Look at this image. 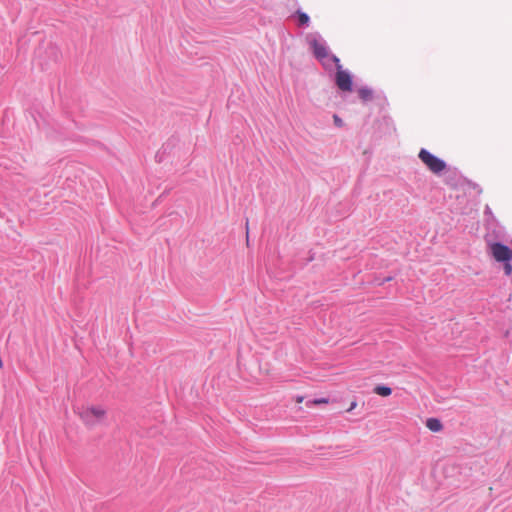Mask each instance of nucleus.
Returning a JSON list of instances; mask_svg holds the SVG:
<instances>
[{
    "label": "nucleus",
    "instance_id": "f257e3e1",
    "mask_svg": "<svg viewBox=\"0 0 512 512\" xmlns=\"http://www.w3.org/2000/svg\"><path fill=\"white\" fill-rule=\"evenodd\" d=\"M78 415L83 423L88 427H94L105 418L106 411L100 406H86L78 410Z\"/></svg>",
    "mask_w": 512,
    "mask_h": 512
},
{
    "label": "nucleus",
    "instance_id": "f03ea898",
    "mask_svg": "<svg viewBox=\"0 0 512 512\" xmlns=\"http://www.w3.org/2000/svg\"><path fill=\"white\" fill-rule=\"evenodd\" d=\"M420 160L427 166V168L433 173H440L445 170L446 164L443 160L437 158L425 149H421L419 152Z\"/></svg>",
    "mask_w": 512,
    "mask_h": 512
},
{
    "label": "nucleus",
    "instance_id": "7ed1b4c3",
    "mask_svg": "<svg viewBox=\"0 0 512 512\" xmlns=\"http://www.w3.org/2000/svg\"><path fill=\"white\" fill-rule=\"evenodd\" d=\"M490 253L497 262H507L511 260L512 249L508 246L495 242L489 245Z\"/></svg>",
    "mask_w": 512,
    "mask_h": 512
},
{
    "label": "nucleus",
    "instance_id": "20e7f679",
    "mask_svg": "<svg viewBox=\"0 0 512 512\" xmlns=\"http://www.w3.org/2000/svg\"><path fill=\"white\" fill-rule=\"evenodd\" d=\"M426 427L432 432H439L442 430L443 425L437 418H429L426 421Z\"/></svg>",
    "mask_w": 512,
    "mask_h": 512
},
{
    "label": "nucleus",
    "instance_id": "39448f33",
    "mask_svg": "<svg viewBox=\"0 0 512 512\" xmlns=\"http://www.w3.org/2000/svg\"><path fill=\"white\" fill-rule=\"evenodd\" d=\"M374 393H376L377 395H380L382 397H387V396L391 395L392 390L390 387L378 385L374 388Z\"/></svg>",
    "mask_w": 512,
    "mask_h": 512
},
{
    "label": "nucleus",
    "instance_id": "423d86ee",
    "mask_svg": "<svg viewBox=\"0 0 512 512\" xmlns=\"http://www.w3.org/2000/svg\"><path fill=\"white\" fill-rule=\"evenodd\" d=\"M504 272L506 275H511L512 274V265L509 263V261L507 262H504Z\"/></svg>",
    "mask_w": 512,
    "mask_h": 512
},
{
    "label": "nucleus",
    "instance_id": "0eeeda50",
    "mask_svg": "<svg viewBox=\"0 0 512 512\" xmlns=\"http://www.w3.org/2000/svg\"><path fill=\"white\" fill-rule=\"evenodd\" d=\"M329 403V400L327 398H320V399H315L313 401V404L314 405H319V404H327Z\"/></svg>",
    "mask_w": 512,
    "mask_h": 512
},
{
    "label": "nucleus",
    "instance_id": "6e6552de",
    "mask_svg": "<svg viewBox=\"0 0 512 512\" xmlns=\"http://www.w3.org/2000/svg\"><path fill=\"white\" fill-rule=\"evenodd\" d=\"M296 403L300 404L304 401V396H297L295 399Z\"/></svg>",
    "mask_w": 512,
    "mask_h": 512
},
{
    "label": "nucleus",
    "instance_id": "1a4fd4ad",
    "mask_svg": "<svg viewBox=\"0 0 512 512\" xmlns=\"http://www.w3.org/2000/svg\"><path fill=\"white\" fill-rule=\"evenodd\" d=\"M357 403L356 402H352L348 411H352L355 407H356Z\"/></svg>",
    "mask_w": 512,
    "mask_h": 512
},
{
    "label": "nucleus",
    "instance_id": "9d476101",
    "mask_svg": "<svg viewBox=\"0 0 512 512\" xmlns=\"http://www.w3.org/2000/svg\"><path fill=\"white\" fill-rule=\"evenodd\" d=\"M3 366L2 359L0 358V368Z\"/></svg>",
    "mask_w": 512,
    "mask_h": 512
}]
</instances>
